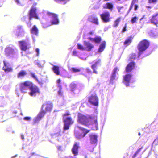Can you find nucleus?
Here are the masks:
<instances>
[{
  "label": "nucleus",
  "mask_w": 158,
  "mask_h": 158,
  "mask_svg": "<svg viewBox=\"0 0 158 158\" xmlns=\"http://www.w3.org/2000/svg\"><path fill=\"white\" fill-rule=\"evenodd\" d=\"M77 122L78 123L89 127L94 130L98 129L97 117L95 116L89 115V117L81 113L77 114Z\"/></svg>",
  "instance_id": "obj_1"
},
{
  "label": "nucleus",
  "mask_w": 158,
  "mask_h": 158,
  "mask_svg": "<svg viewBox=\"0 0 158 158\" xmlns=\"http://www.w3.org/2000/svg\"><path fill=\"white\" fill-rule=\"evenodd\" d=\"M71 113L67 111L63 114L62 119L64 123L63 130L64 131L68 130L71 125L73 124L74 121L72 117L70 116Z\"/></svg>",
  "instance_id": "obj_2"
},
{
  "label": "nucleus",
  "mask_w": 158,
  "mask_h": 158,
  "mask_svg": "<svg viewBox=\"0 0 158 158\" xmlns=\"http://www.w3.org/2000/svg\"><path fill=\"white\" fill-rule=\"evenodd\" d=\"M150 45L149 41L144 39L140 41L138 44L137 48L139 51V54L140 56L149 47Z\"/></svg>",
  "instance_id": "obj_3"
},
{
  "label": "nucleus",
  "mask_w": 158,
  "mask_h": 158,
  "mask_svg": "<svg viewBox=\"0 0 158 158\" xmlns=\"http://www.w3.org/2000/svg\"><path fill=\"white\" fill-rule=\"evenodd\" d=\"M37 5V3H34L29 11V19L30 21L33 18L37 19H39L37 13V8L36 7Z\"/></svg>",
  "instance_id": "obj_4"
},
{
  "label": "nucleus",
  "mask_w": 158,
  "mask_h": 158,
  "mask_svg": "<svg viewBox=\"0 0 158 158\" xmlns=\"http://www.w3.org/2000/svg\"><path fill=\"white\" fill-rule=\"evenodd\" d=\"M88 102L92 105L98 106L99 104V98L96 94H92L88 97Z\"/></svg>",
  "instance_id": "obj_5"
},
{
  "label": "nucleus",
  "mask_w": 158,
  "mask_h": 158,
  "mask_svg": "<svg viewBox=\"0 0 158 158\" xmlns=\"http://www.w3.org/2000/svg\"><path fill=\"white\" fill-rule=\"evenodd\" d=\"M30 83V81H26L20 83L19 85V89L21 92L23 93H27L31 85Z\"/></svg>",
  "instance_id": "obj_6"
},
{
  "label": "nucleus",
  "mask_w": 158,
  "mask_h": 158,
  "mask_svg": "<svg viewBox=\"0 0 158 158\" xmlns=\"http://www.w3.org/2000/svg\"><path fill=\"white\" fill-rule=\"evenodd\" d=\"M100 18L103 22L107 23L110 22V14L107 11L103 12L100 15Z\"/></svg>",
  "instance_id": "obj_7"
},
{
  "label": "nucleus",
  "mask_w": 158,
  "mask_h": 158,
  "mask_svg": "<svg viewBox=\"0 0 158 158\" xmlns=\"http://www.w3.org/2000/svg\"><path fill=\"white\" fill-rule=\"evenodd\" d=\"M30 85L29 89L31 91L29 93V94L31 96L35 95L36 93H39L40 91L39 88L36 86L34 85L33 83L30 81Z\"/></svg>",
  "instance_id": "obj_8"
},
{
  "label": "nucleus",
  "mask_w": 158,
  "mask_h": 158,
  "mask_svg": "<svg viewBox=\"0 0 158 158\" xmlns=\"http://www.w3.org/2000/svg\"><path fill=\"white\" fill-rule=\"evenodd\" d=\"M18 42L20 49L22 50L25 51L30 48L29 46V44L24 40L19 41Z\"/></svg>",
  "instance_id": "obj_9"
},
{
  "label": "nucleus",
  "mask_w": 158,
  "mask_h": 158,
  "mask_svg": "<svg viewBox=\"0 0 158 158\" xmlns=\"http://www.w3.org/2000/svg\"><path fill=\"white\" fill-rule=\"evenodd\" d=\"M44 108L46 112H50L51 111L53 108V104L50 101H47L45 103H44L42 105V109H43V108Z\"/></svg>",
  "instance_id": "obj_10"
},
{
  "label": "nucleus",
  "mask_w": 158,
  "mask_h": 158,
  "mask_svg": "<svg viewBox=\"0 0 158 158\" xmlns=\"http://www.w3.org/2000/svg\"><path fill=\"white\" fill-rule=\"evenodd\" d=\"M5 55L6 57H10L15 54L14 49L11 47H6L4 49Z\"/></svg>",
  "instance_id": "obj_11"
},
{
  "label": "nucleus",
  "mask_w": 158,
  "mask_h": 158,
  "mask_svg": "<svg viewBox=\"0 0 158 158\" xmlns=\"http://www.w3.org/2000/svg\"><path fill=\"white\" fill-rule=\"evenodd\" d=\"M79 143L76 142L74 144L71 151L74 156H76L78 154V149L79 148Z\"/></svg>",
  "instance_id": "obj_12"
},
{
  "label": "nucleus",
  "mask_w": 158,
  "mask_h": 158,
  "mask_svg": "<svg viewBox=\"0 0 158 158\" xmlns=\"http://www.w3.org/2000/svg\"><path fill=\"white\" fill-rule=\"evenodd\" d=\"M89 136L90 143L92 144L96 145L98 142V135L95 134H90Z\"/></svg>",
  "instance_id": "obj_13"
},
{
  "label": "nucleus",
  "mask_w": 158,
  "mask_h": 158,
  "mask_svg": "<svg viewBox=\"0 0 158 158\" xmlns=\"http://www.w3.org/2000/svg\"><path fill=\"white\" fill-rule=\"evenodd\" d=\"M135 63L134 61L129 63L127 65L125 68V71L126 73L131 72L135 68Z\"/></svg>",
  "instance_id": "obj_14"
},
{
  "label": "nucleus",
  "mask_w": 158,
  "mask_h": 158,
  "mask_svg": "<svg viewBox=\"0 0 158 158\" xmlns=\"http://www.w3.org/2000/svg\"><path fill=\"white\" fill-rule=\"evenodd\" d=\"M4 65L2 68L3 70L6 73L11 72L13 69L10 67V64L9 63L6 62L5 61H3Z\"/></svg>",
  "instance_id": "obj_15"
},
{
  "label": "nucleus",
  "mask_w": 158,
  "mask_h": 158,
  "mask_svg": "<svg viewBox=\"0 0 158 158\" xmlns=\"http://www.w3.org/2000/svg\"><path fill=\"white\" fill-rule=\"evenodd\" d=\"M132 76V75L130 73L127 74L123 76V79L127 87L129 86Z\"/></svg>",
  "instance_id": "obj_16"
},
{
  "label": "nucleus",
  "mask_w": 158,
  "mask_h": 158,
  "mask_svg": "<svg viewBox=\"0 0 158 158\" xmlns=\"http://www.w3.org/2000/svg\"><path fill=\"white\" fill-rule=\"evenodd\" d=\"M88 20L92 23L97 25L99 24L98 18L92 15L90 16L88 18Z\"/></svg>",
  "instance_id": "obj_17"
},
{
  "label": "nucleus",
  "mask_w": 158,
  "mask_h": 158,
  "mask_svg": "<svg viewBox=\"0 0 158 158\" xmlns=\"http://www.w3.org/2000/svg\"><path fill=\"white\" fill-rule=\"evenodd\" d=\"M88 39L97 44H100L102 40L101 37L100 36H96L94 38L89 37Z\"/></svg>",
  "instance_id": "obj_18"
},
{
  "label": "nucleus",
  "mask_w": 158,
  "mask_h": 158,
  "mask_svg": "<svg viewBox=\"0 0 158 158\" xmlns=\"http://www.w3.org/2000/svg\"><path fill=\"white\" fill-rule=\"evenodd\" d=\"M119 71V69L117 67L115 68L113 71V73L110 77V83H113L114 80H115L116 77V73L118 71Z\"/></svg>",
  "instance_id": "obj_19"
},
{
  "label": "nucleus",
  "mask_w": 158,
  "mask_h": 158,
  "mask_svg": "<svg viewBox=\"0 0 158 158\" xmlns=\"http://www.w3.org/2000/svg\"><path fill=\"white\" fill-rule=\"evenodd\" d=\"M101 65V60H98L95 62L94 64L92 65L91 67L93 69V73L96 74L98 73V72L96 70V68L98 66Z\"/></svg>",
  "instance_id": "obj_20"
},
{
  "label": "nucleus",
  "mask_w": 158,
  "mask_h": 158,
  "mask_svg": "<svg viewBox=\"0 0 158 158\" xmlns=\"http://www.w3.org/2000/svg\"><path fill=\"white\" fill-rule=\"evenodd\" d=\"M84 44L85 46V49L88 51H90L94 48V45L89 42L84 41Z\"/></svg>",
  "instance_id": "obj_21"
},
{
  "label": "nucleus",
  "mask_w": 158,
  "mask_h": 158,
  "mask_svg": "<svg viewBox=\"0 0 158 158\" xmlns=\"http://www.w3.org/2000/svg\"><path fill=\"white\" fill-rule=\"evenodd\" d=\"M30 32L31 34L37 36L39 33V30L37 27L35 25H34L30 30Z\"/></svg>",
  "instance_id": "obj_22"
},
{
  "label": "nucleus",
  "mask_w": 158,
  "mask_h": 158,
  "mask_svg": "<svg viewBox=\"0 0 158 158\" xmlns=\"http://www.w3.org/2000/svg\"><path fill=\"white\" fill-rule=\"evenodd\" d=\"M151 23L156 25L158 24V14L153 16L151 19Z\"/></svg>",
  "instance_id": "obj_23"
},
{
  "label": "nucleus",
  "mask_w": 158,
  "mask_h": 158,
  "mask_svg": "<svg viewBox=\"0 0 158 158\" xmlns=\"http://www.w3.org/2000/svg\"><path fill=\"white\" fill-rule=\"evenodd\" d=\"M103 8L104 9H108L112 11L113 8V5L112 3L107 2L103 6Z\"/></svg>",
  "instance_id": "obj_24"
},
{
  "label": "nucleus",
  "mask_w": 158,
  "mask_h": 158,
  "mask_svg": "<svg viewBox=\"0 0 158 158\" xmlns=\"http://www.w3.org/2000/svg\"><path fill=\"white\" fill-rule=\"evenodd\" d=\"M106 46V41H102L99 46V47L98 50V52L101 53L105 49Z\"/></svg>",
  "instance_id": "obj_25"
},
{
  "label": "nucleus",
  "mask_w": 158,
  "mask_h": 158,
  "mask_svg": "<svg viewBox=\"0 0 158 158\" xmlns=\"http://www.w3.org/2000/svg\"><path fill=\"white\" fill-rule=\"evenodd\" d=\"M78 127L79 128V129L83 131V133H84L82 135H80V136L81 137H84L86 134L89 132L90 131V130L86 129L81 127Z\"/></svg>",
  "instance_id": "obj_26"
},
{
  "label": "nucleus",
  "mask_w": 158,
  "mask_h": 158,
  "mask_svg": "<svg viewBox=\"0 0 158 158\" xmlns=\"http://www.w3.org/2000/svg\"><path fill=\"white\" fill-rule=\"evenodd\" d=\"M46 113V111L43 110L40 111L38 114L37 117V120H40L45 115Z\"/></svg>",
  "instance_id": "obj_27"
},
{
  "label": "nucleus",
  "mask_w": 158,
  "mask_h": 158,
  "mask_svg": "<svg viewBox=\"0 0 158 158\" xmlns=\"http://www.w3.org/2000/svg\"><path fill=\"white\" fill-rule=\"evenodd\" d=\"M133 37L130 36L127 37V39L124 42V44L126 46L129 45L132 42Z\"/></svg>",
  "instance_id": "obj_28"
},
{
  "label": "nucleus",
  "mask_w": 158,
  "mask_h": 158,
  "mask_svg": "<svg viewBox=\"0 0 158 158\" xmlns=\"http://www.w3.org/2000/svg\"><path fill=\"white\" fill-rule=\"evenodd\" d=\"M52 19L51 21L52 24H57L59 23V20L57 15L53 18H52Z\"/></svg>",
  "instance_id": "obj_29"
},
{
  "label": "nucleus",
  "mask_w": 158,
  "mask_h": 158,
  "mask_svg": "<svg viewBox=\"0 0 158 158\" xmlns=\"http://www.w3.org/2000/svg\"><path fill=\"white\" fill-rule=\"evenodd\" d=\"M27 74L26 71L24 70H21L17 74V77L20 78L21 77H24Z\"/></svg>",
  "instance_id": "obj_30"
},
{
  "label": "nucleus",
  "mask_w": 158,
  "mask_h": 158,
  "mask_svg": "<svg viewBox=\"0 0 158 158\" xmlns=\"http://www.w3.org/2000/svg\"><path fill=\"white\" fill-rule=\"evenodd\" d=\"M52 70L54 73L57 75H60V72L59 71V67L57 66H53Z\"/></svg>",
  "instance_id": "obj_31"
},
{
  "label": "nucleus",
  "mask_w": 158,
  "mask_h": 158,
  "mask_svg": "<svg viewBox=\"0 0 158 158\" xmlns=\"http://www.w3.org/2000/svg\"><path fill=\"white\" fill-rule=\"evenodd\" d=\"M138 0H132V2L130 6V8L127 12V14H128L131 10H132L134 4L138 2Z\"/></svg>",
  "instance_id": "obj_32"
},
{
  "label": "nucleus",
  "mask_w": 158,
  "mask_h": 158,
  "mask_svg": "<svg viewBox=\"0 0 158 158\" xmlns=\"http://www.w3.org/2000/svg\"><path fill=\"white\" fill-rule=\"evenodd\" d=\"M121 20V18L120 17L117 18L114 21V23L113 24V27H118L119 23L120 22Z\"/></svg>",
  "instance_id": "obj_33"
},
{
  "label": "nucleus",
  "mask_w": 158,
  "mask_h": 158,
  "mask_svg": "<svg viewBox=\"0 0 158 158\" xmlns=\"http://www.w3.org/2000/svg\"><path fill=\"white\" fill-rule=\"evenodd\" d=\"M31 74L32 77H33L35 79L39 84L42 85L43 84L42 82L41 81H39L38 79L36 77V76L35 75V73H31Z\"/></svg>",
  "instance_id": "obj_34"
},
{
  "label": "nucleus",
  "mask_w": 158,
  "mask_h": 158,
  "mask_svg": "<svg viewBox=\"0 0 158 158\" xmlns=\"http://www.w3.org/2000/svg\"><path fill=\"white\" fill-rule=\"evenodd\" d=\"M143 147H141L139 149H138L135 152V154L133 155L132 156V158H135V157H136L137 155H138L140 152L141 151V149H143Z\"/></svg>",
  "instance_id": "obj_35"
},
{
  "label": "nucleus",
  "mask_w": 158,
  "mask_h": 158,
  "mask_svg": "<svg viewBox=\"0 0 158 158\" xmlns=\"http://www.w3.org/2000/svg\"><path fill=\"white\" fill-rule=\"evenodd\" d=\"M136 55L135 53H132L131 54L129 57V61H131L132 60H134L136 57Z\"/></svg>",
  "instance_id": "obj_36"
},
{
  "label": "nucleus",
  "mask_w": 158,
  "mask_h": 158,
  "mask_svg": "<svg viewBox=\"0 0 158 158\" xmlns=\"http://www.w3.org/2000/svg\"><path fill=\"white\" fill-rule=\"evenodd\" d=\"M72 71L74 73L79 72L81 71V69L76 68L73 67L71 69Z\"/></svg>",
  "instance_id": "obj_37"
},
{
  "label": "nucleus",
  "mask_w": 158,
  "mask_h": 158,
  "mask_svg": "<svg viewBox=\"0 0 158 158\" xmlns=\"http://www.w3.org/2000/svg\"><path fill=\"white\" fill-rule=\"evenodd\" d=\"M77 48L81 50H85V48L81 44H77Z\"/></svg>",
  "instance_id": "obj_38"
},
{
  "label": "nucleus",
  "mask_w": 158,
  "mask_h": 158,
  "mask_svg": "<svg viewBox=\"0 0 158 158\" xmlns=\"http://www.w3.org/2000/svg\"><path fill=\"white\" fill-rule=\"evenodd\" d=\"M137 20V18L136 16L132 18L131 20V23L133 24L135 23Z\"/></svg>",
  "instance_id": "obj_39"
},
{
  "label": "nucleus",
  "mask_w": 158,
  "mask_h": 158,
  "mask_svg": "<svg viewBox=\"0 0 158 158\" xmlns=\"http://www.w3.org/2000/svg\"><path fill=\"white\" fill-rule=\"evenodd\" d=\"M127 23H126L121 31V32L122 33L124 32H125L127 31Z\"/></svg>",
  "instance_id": "obj_40"
},
{
  "label": "nucleus",
  "mask_w": 158,
  "mask_h": 158,
  "mask_svg": "<svg viewBox=\"0 0 158 158\" xmlns=\"http://www.w3.org/2000/svg\"><path fill=\"white\" fill-rule=\"evenodd\" d=\"M158 2V0H148V3L150 4H156Z\"/></svg>",
  "instance_id": "obj_41"
},
{
  "label": "nucleus",
  "mask_w": 158,
  "mask_h": 158,
  "mask_svg": "<svg viewBox=\"0 0 158 158\" xmlns=\"http://www.w3.org/2000/svg\"><path fill=\"white\" fill-rule=\"evenodd\" d=\"M24 32L23 31V30L17 33V34L16 35L18 37L20 35L23 36H24Z\"/></svg>",
  "instance_id": "obj_42"
},
{
  "label": "nucleus",
  "mask_w": 158,
  "mask_h": 158,
  "mask_svg": "<svg viewBox=\"0 0 158 158\" xmlns=\"http://www.w3.org/2000/svg\"><path fill=\"white\" fill-rule=\"evenodd\" d=\"M48 15L51 16V18H53L54 16H55V15H56V14L52 13L50 12H48Z\"/></svg>",
  "instance_id": "obj_43"
},
{
  "label": "nucleus",
  "mask_w": 158,
  "mask_h": 158,
  "mask_svg": "<svg viewBox=\"0 0 158 158\" xmlns=\"http://www.w3.org/2000/svg\"><path fill=\"white\" fill-rule=\"evenodd\" d=\"M58 95L62 96L63 95V92L62 91V89H59L58 91Z\"/></svg>",
  "instance_id": "obj_44"
},
{
  "label": "nucleus",
  "mask_w": 158,
  "mask_h": 158,
  "mask_svg": "<svg viewBox=\"0 0 158 158\" xmlns=\"http://www.w3.org/2000/svg\"><path fill=\"white\" fill-rule=\"evenodd\" d=\"M31 119V117L29 116L25 117L23 119L26 121H30Z\"/></svg>",
  "instance_id": "obj_45"
},
{
  "label": "nucleus",
  "mask_w": 158,
  "mask_h": 158,
  "mask_svg": "<svg viewBox=\"0 0 158 158\" xmlns=\"http://www.w3.org/2000/svg\"><path fill=\"white\" fill-rule=\"evenodd\" d=\"M134 6H135L134 10L135 11H136L137 10L138 8V5L137 4H135V5L134 4Z\"/></svg>",
  "instance_id": "obj_46"
},
{
  "label": "nucleus",
  "mask_w": 158,
  "mask_h": 158,
  "mask_svg": "<svg viewBox=\"0 0 158 158\" xmlns=\"http://www.w3.org/2000/svg\"><path fill=\"white\" fill-rule=\"evenodd\" d=\"M35 50L36 52H37V54H36V55L37 56H38L39 53V49L38 48H36L35 49Z\"/></svg>",
  "instance_id": "obj_47"
},
{
  "label": "nucleus",
  "mask_w": 158,
  "mask_h": 158,
  "mask_svg": "<svg viewBox=\"0 0 158 158\" xmlns=\"http://www.w3.org/2000/svg\"><path fill=\"white\" fill-rule=\"evenodd\" d=\"M66 0H55V1L57 2H64Z\"/></svg>",
  "instance_id": "obj_48"
},
{
  "label": "nucleus",
  "mask_w": 158,
  "mask_h": 158,
  "mask_svg": "<svg viewBox=\"0 0 158 158\" xmlns=\"http://www.w3.org/2000/svg\"><path fill=\"white\" fill-rule=\"evenodd\" d=\"M87 71L88 73H91L92 72L91 70L89 68L87 69Z\"/></svg>",
  "instance_id": "obj_49"
},
{
  "label": "nucleus",
  "mask_w": 158,
  "mask_h": 158,
  "mask_svg": "<svg viewBox=\"0 0 158 158\" xmlns=\"http://www.w3.org/2000/svg\"><path fill=\"white\" fill-rule=\"evenodd\" d=\"M77 52L76 51H73V55L75 56L77 55Z\"/></svg>",
  "instance_id": "obj_50"
},
{
  "label": "nucleus",
  "mask_w": 158,
  "mask_h": 158,
  "mask_svg": "<svg viewBox=\"0 0 158 158\" xmlns=\"http://www.w3.org/2000/svg\"><path fill=\"white\" fill-rule=\"evenodd\" d=\"M61 80L60 79H58L57 80V83L59 84L60 83Z\"/></svg>",
  "instance_id": "obj_51"
},
{
  "label": "nucleus",
  "mask_w": 158,
  "mask_h": 158,
  "mask_svg": "<svg viewBox=\"0 0 158 158\" xmlns=\"http://www.w3.org/2000/svg\"><path fill=\"white\" fill-rule=\"evenodd\" d=\"M94 32L91 31H90V32H89L88 34L90 35H92L94 34Z\"/></svg>",
  "instance_id": "obj_52"
},
{
  "label": "nucleus",
  "mask_w": 158,
  "mask_h": 158,
  "mask_svg": "<svg viewBox=\"0 0 158 158\" xmlns=\"http://www.w3.org/2000/svg\"><path fill=\"white\" fill-rule=\"evenodd\" d=\"M16 2L18 4H20L19 0H15Z\"/></svg>",
  "instance_id": "obj_53"
},
{
  "label": "nucleus",
  "mask_w": 158,
  "mask_h": 158,
  "mask_svg": "<svg viewBox=\"0 0 158 158\" xmlns=\"http://www.w3.org/2000/svg\"><path fill=\"white\" fill-rule=\"evenodd\" d=\"M22 29V26H19L18 27V29L19 30V31H20V30Z\"/></svg>",
  "instance_id": "obj_54"
},
{
  "label": "nucleus",
  "mask_w": 158,
  "mask_h": 158,
  "mask_svg": "<svg viewBox=\"0 0 158 158\" xmlns=\"http://www.w3.org/2000/svg\"><path fill=\"white\" fill-rule=\"evenodd\" d=\"M58 87L60 88V89H62V86L61 85H58Z\"/></svg>",
  "instance_id": "obj_55"
},
{
  "label": "nucleus",
  "mask_w": 158,
  "mask_h": 158,
  "mask_svg": "<svg viewBox=\"0 0 158 158\" xmlns=\"http://www.w3.org/2000/svg\"><path fill=\"white\" fill-rule=\"evenodd\" d=\"M21 138H22V139H24V136L23 135H21Z\"/></svg>",
  "instance_id": "obj_56"
},
{
  "label": "nucleus",
  "mask_w": 158,
  "mask_h": 158,
  "mask_svg": "<svg viewBox=\"0 0 158 158\" xmlns=\"http://www.w3.org/2000/svg\"><path fill=\"white\" fill-rule=\"evenodd\" d=\"M138 134H139V135H141V134H140V132H139Z\"/></svg>",
  "instance_id": "obj_57"
},
{
  "label": "nucleus",
  "mask_w": 158,
  "mask_h": 158,
  "mask_svg": "<svg viewBox=\"0 0 158 158\" xmlns=\"http://www.w3.org/2000/svg\"><path fill=\"white\" fill-rule=\"evenodd\" d=\"M143 17L141 18L140 19V20H141L143 19Z\"/></svg>",
  "instance_id": "obj_58"
},
{
  "label": "nucleus",
  "mask_w": 158,
  "mask_h": 158,
  "mask_svg": "<svg viewBox=\"0 0 158 158\" xmlns=\"http://www.w3.org/2000/svg\"><path fill=\"white\" fill-rule=\"evenodd\" d=\"M109 0H105L104 1H109Z\"/></svg>",
  "instance_id": "obj_59"
},
{
  "label": "nucleus",
  "mask_w": 158,
  "mask_h": 158,
  "mask_svg": "<svg viewBox=\"0 0 158 158\" xmlns=\"http://www.w3.org/2000/svg\"><path fill=\"white\" fill-rule=\"evenodd\" d=\"M73 85H74V86H76V85L75 84Z\"/></svg>",
  "instance_id": "obj_60"
},
{
  "label": "nucleus",
  "mask_w": 158,
  "mask_h": 158,
  "mask_svg": "<svg viewBox=\"0 0 158 158\" xmlns=\"http://www.w3.org/2000/svg\"><path fill=\"white\" fill-rule=\"evenodd\" d=\"M29 26H30L31 25V24H29Z\"/></svg>",
  "instance_id": "obj_61"
},
{
  "label": "nucleus",
  "mask_w": 158,
  "mask_h": 158,
  "mask_svg": "<svg viewBox=\"0 0 158 158\" xmlns=\"http://www.w3.org/2000/svg\"><path fill=\"white\" fill-rule=\"evenodd\" d=\"M148 8H150V7H148Z\"/></svg>",
  "instance_id": "obj_62"
},
{
  "label": "nucleus",
  "mask_w": 158,
  "mask_h": 158,
  "mask_svg": "<svg viewBox=\"0 0 158 158\" xmlns=\"http://www.w3.org/2000/svg\"><path fill=\"white\" fill-rule=\"evenodd\" d=\"M69 78H70V77H69Z\"/></svg>",
  "instance_id": "obj_63"
}]
</instances>
